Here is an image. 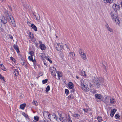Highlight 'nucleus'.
I'll return each instance as SVG.
<instances>
[{
    "mask_svg": "<svg viewBox=\"0 0 122 122\" xmlns=\"http://www.w3.org/2000/svg\"><path fill=\"white\" fill-rule=\"evenodd\" d=\"M81 87L82 89L85 92H86L89 91V89L88 87L87 83L85 81L83 80L80 81Z\"/></svg>",
    "mask_w": 122,
    "mask_h": 122,
    "instance_id": "f257e3e1",
    "label": "nucleus"
},
{
    "mask_svg": "<svg viewBox=\"0 0 122 122\" xmlns=\"http://www.w3.org/2000/svg\"><path fill=\"white\" fill-rule=\"evenodd\" d=\"M100 78H96L93 81L92 85L93 87L97 88L101 85V81Z\"/></svg>",
    "mask_w": 122,
    "mask_h": 122,
    "instance_id": "f03ea898",
    "label": "nucleus"
},
{
    "mask_svg": "<svg viewBox=\"0 0 122 122\" xmlns=\"http://www.w3.org/2000/svg\"><path fill=\"white\" fill-rule=\"evenodd\" d=\"M59 117L60 120L63 122H65L67 121L66 114L64 112L59 114Z\"/></svg>",
    "mask_w": 122,
    "mask_h": 122,
    "instance_id": "7ed1b4c3",
    "label": "nucleus"
},
{
    "mask_svg": "<svg viewBox=\"0 0 122 122\" xmlns=\"http://www.w3.org/2000/svg\"><path fill=\"white\" fill-rule=\"evenodd\" d=\"M44 117L46 119H49L50 121L51 120V115L48 112L44 111L43 113Z\"/></svg>",
    "mask_w": 122,
    "mask_h": 122,
    "instance_id": "20e7f679",
    "label": "nucleus"
},
{
    "mask_svg": "<svg viewBox=\"0 0 122 122\" xmlns=\"http://www.w3.org/2000/svg\"><path fill=\"white\" fill-rule=\"evenodd\" d=\"M111 15L112 19H114L117 17V11L116 10H114L112 12Z\"/></svg>",
    "mask_w": 122,
    "mask_h": 122,
    "instance_id": "39448f33",
    "label": "nucleus"
},
{
    "mask_svg": "<svg viewBox=\"0 0 122 122\" xmlns=\"http://www.w3.org/2000/svg\"><path fill=\"white\" fill-rule=\"evenodd\" d=\"M50 71L51 72V75L53 76H56L55 73L56 71V68L54 67H52L51 68Z\"/></svg>",
    "mask_w": 122,
    "mask_h": 122,
    "instance_id": "423d86ee",
    "label": "nucleus"
},
{
    "mask_svg": "<svg viewBox=\"0 0 122 122\" xmlns=\"http://www.w3.org/2000/svg\"><path fill=\"white\" fill-rule=\"evenodd\" d=\"M112 8L114 9V10H118L119 9V6L118 4H114L112 6Z\"/></svg>",
    "mask_w": 122,
    "mask_h": 122,
    "instance_id": "0eeeda50",
    "label": "nucleus"
},
{
    "mask_svg": "<svg viewBox=\"0 0 122 122\" xmlns=\"http://www.w3.org/2000/svg\"><path fill=\"white\" fill-rule=\"evenodd\" d=\"M39 43L40 44V47L41 50H45L46 48L45 46L42 44L41 41H39Z\"/></svg>",
    "mask_w": 122,
    "mask_h": 122,
    "instance_id": "6e6552de",
    "label": "nucleus"
},
{
    "mask_svg": "<svg viewBox=\"0 0 122 122\" xmlns=\"http://www.w3.org/2000/svg\"><path fill=\"white\" fill-rule=\"evenodd\" d=\"M13 74L15 75L14 77L15 79L17 78L18 75L19 74V72L18 70L15 69L14 71Z\"/></svg>",
    "mask_w": 122,
    "mask_h": 122,
    "instance_id": "1a4fd4ad",
    "label": "nucleus"
},
{
    "mask_svg": "<svg viewBox=\"0 0 122 122\" xmlns=\"http://www.w3.org/2000/svg\"><path fill=\"white\" fill-rule=\"evenodd\" d=\"M33 56H30L28 57V59L30 61H32L33 62L34 65H35V63L36 62V61L35 59H33Z\"/></svg>",
    "mask_w": 122,
    "mask_h": 122,
    "instance_id": "9d476101",
    "label": "nucleus"
},
{
    "mask_svg": "<svg viewBox=\"0 0 122 122\" xmlns=\"http://www.w3.org/2000/svg\"><path fill=\"white\" fill-rule=\"evenodd\" d=\"M116 111L117 110L116 109H113L112 110L110 114V116L112 117H113Z\"/></svg>",
    "mask_w": 122,
    "mask_h": 122,
    "instance_id": "9b49d317",
    "label": "nucleus"
},
{
    "mask_svg": "<svg viewBox=\"0 0 122 122\" xmlns=\"http://www.w3.org/2000/svg\"><path fill=\"white\" fill-rule=\"evenodd\" d=\"M6 18L4 17L2 18V19L0 20L1 23L3 24H6L7 22V20Z\"/></svg>",
    "mask_w": 122,
    "mask_h": 122,
    "instance_id": "f8f14e48",
    "label": "nucleus"
},
{
    "mask_svg": "<svg viewBox=\"0 0 122 122\" xmlns=\"http://www.w3.org/2000/svg\"><path fill=\"white\" fill-rule=\"evenodd\" d=\"M52 117L51 119L52 118L53 120H55L57 121L58 117L56 116L55 114L54 113H53L52 115Z\"/></svg>",
    "mask_w": 122,
    "mask_h": 122,
    "instance_id": "ddd939ff",
    "label": "nucleus"
},
{
    "mask_svg": "<svg viewBox=\"0 0 122 122\" xmlns=\"http://www.w3.org/2000/svg\"><path fill=\"white\" fill-rule=\"evenodd\" d=\"M14 47L15 50L17 51V52L18 53L20 52L19 50V49L17 45H16L14 44Z\"/></svg>",
    "mask_w": 122,
    "mask_h": 122,
    "instance_id": "4468645a",
    "label": "nucleus"
},
{
    "mask_svg": "<svg viewBox=\"0 0 122 122\" xmlns=\"http://www.w3.org/2000/svg\"><path fill=\"white\" fill-rule=\"evenodd\" d=\"M68 86L69 89H72L73 88V84L72 82H70L69 83Z\"/></svg>",
    "mask_w": 122,
    "mask_h": 122,
    "instance_id": "2eb2a0df",
    "label": "nucleus"
},
{
    "mask_svg": "<svg viewBox=\"0 0 122 122\" xmlns=\"http://www.w3.org/2000/svg\"><path fill=\"white\" fill-rule=\"evenodd\" d=\"M106 26L107 28V30L108 31H109L110 32H112L113 31V30L112 28L110 27L107 24V25H106Z\"/></svg>",
    "mask_w": 122,
    "mask_h": 122,
    "instance_id": "dca6fc26",
    "label": "nucleus"
},
{
    "mask_svg": "<svg viewBox=\"0 0 122 122\" xmlns=\"http://www.w3.org/2000/svg\"><path fill=\"white\" fill-rule=\"evenodd\" d=\"M30 26L34 29V30L35 31H36L37 30V29L36 26L33 24H31Z\"/></svg>",
    "mask_w": 122,
    "mask_h": 122,
    "instance_id": "f3484780",
    "label": "nucleus"
},
{
    "mask_svg": "<svg viewBox=\"0 0 122 122\" xmlns=\"http://www.w3.org/2000/svg\"><path fill=\"white\" fill-rule=\"evenodd\" d=\"M95 97L98 99H100L102 98V95L99 94H97L95 95Z\"/></svg>",
    "mask_w": 122,
    "mask_h": 122,
    "instance_id": "a211bd4d",
    "label": "nucleus"
},
{
    "mask_svg": "<svg viewBox=\"0 0 122 122\" xmlns=\"http://www.w3.org/2000/svg\"><path fill=\"white\" fill-rule=\"evenodd\" d=\"M72 116L75 117H77L78 118H79L80 117V115L77 113H75L72 114Z\"/></svg>",
    "mask_w": 122,
    "mask_h": 122,
    "instance_id": "6ab92c4d",
    "label": "nucleus"
},
{
    "mask_svg": "<svg viewBox=\"0 0 122 122\" xmlns=\"http://www.w3.org/2000/svg\"><path fill=\"white\" fill-rule=\"evenodd\" d=\"M58 78L57 79H60V77H61L62 76V74L60 72L58 71L57 72Z\"/></svg>",
    "mask_w": 122,
    "mask_h": 122,
    "instance_id": "aec40b11",
    "label": "nucleus"
},
{
    "mask_svg": "<svg viewBox=\"0 0 122 122\" xmlns=\"http://www.w3.org/2000/svg\"><path fill=\"white\" fill-rule=\"evenodd\" d=\"M26 106V104L25 103L22 104L20 105V108L22 109H24Z\"/></svg>",
    "mask_w": 122,
    "mask_h": 122,
    "instance_id": "412c9836",
    "label": "nucleus"
},
{
    "mask_svg": "<svg viewBox=\"0 0 122 122\" xmlns=\"http://www.w3.org/2000/svg\"><path fill=\"white\" fill-rule=\"evenodd\" d=\"M10 20H9L10 22L12 24H14L15 23L14 19L13 18H11L10 17H9Z\"/></svg>",
    "mask_w": 122,
    "mask_h": 122,
    "instance_id": "4be33fe9",
    "label": "nucleus"
},
{
    "mask_svg": "<svg viewBox=\"0 0 122 122\" xmlns=\"http://www.w3.org/2000/svg\"><path fill=\"white\" fill-rule=\"evenodd\" d=\"M104 3H111L113 2V0H103Z\"/></svg>",
    "mask_w": 122,
    "mask_h": 122,
    "instance_id": "5701e85b",
    "label": "nucleus"
},
{
    "mask_svg": "<svg viewBox=\"0 0 122 122\" xmlns=\"http://www.w3.org/2000/svg\"><path fill=\"white\" fill-rule=\"evenodd\" d=\"M107 97L109 98L110 99V102L111 103L113 104L114 103V102H115V101L114 99H113V98L111 99V98L110 97H109L108 96L106 98H107Z\"/></svg>",
    "mask_w": 122,
    "mask_h": 122,
    "instance_id": "b1692460",
    "label": "nucleus"
},
{
    "mask_svg": "<svg viewBox=\"0 0 122 122\" xmlns=\"http://www.w3.org/2000/svg\"><path fill=\"white\" fill-rule=\"evenodd\" d=\"M116 22V23L118 24H119L120 23V20L118 19V18L117 17V18H116L113 19Z\"/></svg>",
    "mask_w": 122,
    "mask_h": 122,
    "instance_id": "393cba45",
    "label": "nucleus"
},
{
    "mask_svg": "<svg viewBox=\"0 0 122 122\" xmlns=\"http://www.w3.org/2000/svg\"><path fill=\"white\" fill-rule=\"evenodd\" d=\"M34 119L36 121H32V122H37V121H38L39 119V117L37 116H35L34 117Z\"/></svg>",
    "mask_w": 122,
    "mask_h": 122,
    "instance_id": "a878e982",
    "label": "nucleus"
},
{
    "mask_svg": "<svg viewBox=\"0 0 122 122\" xmlns=\"http://www.w3.org/2000/svg\"><path fill=\"white\" fill-rule=\"evenodd\" d=\"M81 56L84 60H86V56L84 53L83 54H82V55H81Z\"/></svg>",
    "mask_w": 122,
    "mask_h": 122,
    "instance_id": "bb28decb",
    "label": "nucleus"
},
{
    "mask_svg": "<svg viewBox=\"0 0 122 122\" xmlns=\"http://www.w3.org/2000/svg\"><path fill=\"white\" fill-rule=\"evenodd\" d=\"M60 44L58 43L57 45L56 46V48L57 50L58 51H59L60 50Z\"/></svg>",
    "mask_w": 122,
    "mask_h": 122,
    "instance_id": "cd10ccee",
    "label": "nucleus"
},
{
    "mask_svg": "<svg viewBox=\"0 0 122 122\" xmlns=\"http://www.w3.org/2000/svg\"><path fill=\"white\" fill-rule=\"evenodd\" d=\"M40 56L41 57V59H43V58L45 57V56H45V54L44 53H42L40 54Z\"/></svg>",
    "mask_w": 122,
    "mask_h": 122,
    "instance_id": "c85d7f7f",
    "label": "nucleus"
},
{
    "mask_svg": "<svg viewBox=\"0 0 122 122\" xmlns=\"http://www.w3.org/2000/svg\"><path fill=\"white\" fill-rule=\"evenodd\" d=\"M45 58L48 61H49L50 63H52V61L50 60V58L49 56H45Z\"/></svg>",
    "mask_w": 122,
    "mask_h": 122,
    "instance_id": "c756f323",
    "label": "nucleus"
},
{
    "mask_svg": "<svg viewBox=\"0 0 122 122\" xmlns=\"http://www.w3.org/2000/svg\"><path fill=\"white\" fill-rule=\"evenodd\" d=\"M29 35L30 38H33V34L32 33L30 32L29 33Z\"/></svg>",
    "mask_w": 122,
    "mask_h": 122,
    "instance_id": "7c9ffc66",
    "label": "nucleus"
},
{
    "mask_svg": "<svg viewBox=\"0 0 122 122\" xmlns=\"http://www.w3.org/2000/svg\"><path fill=\"white\" fill-rule=\"evenodd\" d=\"M79 52L80 56H81V55H82V54H83V53H84L83 51L80 49H79Z\"/></svg>",
    "mask_w": 122,
    "mask_h": 122,
    "instance_id": "2f4dec72",
    "label": "nucleus"
},
{
    "mask_svg": "<svg viewBox=\"0 0 122 122\" xmlns=\"http://www.w3.org/2000/svg\"><path fill=\"white\" fill-rule=\"evenodd\" d=\"M0 67L1 69H2L3 70H5L6 69L5 68L4 66V65L2 64H0Z\"/></svg>",
    "mask_w": 122,
    "mask_h": 122,
    "instance_id": "473e14b6",
    "label": "nucleus"
},
{
    "mask_svg": "<svg viewBox=\"0 0 122 122\" xmlns=\"http://www.w3.org/2000/svg\"><path fill=\"white\" fill-rule=\"evenodd\" d=\"M34 15L36 18V19L38 20L40 19V16L38 14L37 15H34Z\"/></svg>",
    "mask_w": 122,
    "mask_h": 122,
    "instance_id": "72a5a7b5",
    "label": "nucleus"
},
{
    "mask_svg": "<svg viewBox=\"0 0 122 122\" xmlns=\"http://www.w3.org/2000/svg\"><path fill=\"white\" fill-rule=\"evenodd\" d=\"M22 64L24 67L26 68L27 67V63L25 62H24L23 63H22Z\"/></svg>",
    "mask_w": 122,
    "mask_h": 122,
    "instance_id": "f704fd0d",
    "label": "nucleus"
},
{
    "mask_svg": "<svg viewBox=\"0 0 122 122\" xmlns=\"http://www.w3.org/2000/svg\"><path fill=\"white\" fill-rule=\"evenodd\" d=\"M50 90V87L49 86H48L46 88V91L47 92Z\"/></svg>",
    "mask_w": 122,
    "mask_h": 122,
    "instance_id": "c9c22d12",
    "label": "nucleus"
},
{
    "mask_svg": "<svg viewBox=\"0 0 122 122\" xmlns=\"http://www.w3.org/2000/svg\"><path fill=\"white\" fill-rule=\"evenodd\" d=\"M33 104L36 106H37L38 105V103L36 101L34 100L33 101Z\"/></svg>",
    "mask_w": 122,
    "mask_h": 122,
    "instance_id": "e433bc0d",
    "label": "nucleus"
},
{
    "mask_svg": "<svg viewBox=\"0 0 122 122\" xmlns=\"http://www.w3.org/2000/svg\"><path fill=\"white\" fill-rule=\"evenodd\" d=\"M48 79H46L45 80H43L42 82V83L44 84L46 83L47 82Z\"/></svg>",
    "mask_w": 122,
    "mask_h": 122,
    "instance_id": "4c0bfd02",
    "label": "nucleus"
},
{
    "mask_svg": "<svg viewBox=\"0 0 122 122\" xmlns=\"http://www.w3.org/2000/svg\"><path fill=\"white\" fill-rule=\"evenodd\" d=\"M73 95L72 94L70 95L69 96H68V99L70 100L71 99H72L73 98Z\"/></svg>",
    "mask_w": 122,
    "mask_h": 122,
    "instance_id": "58836bf2",
    "label": "nucleus"
},
{
    "mask_svg": "<svg viewBox=\"0 0 122 122\" xmlns=\"http://www.w3.org/2000/svg\"><path fill=\"white\" fill-rule=\"evenodd\" d=\"M81 74L82 76H86V75L85 74V71H81Z\"/></svg>",
    "mask_w": 122,
    "mask_h": 122,
    "instance_id": "ea45409f",
    "label": "nucleus"
},
{
    "mask_svg": "<svg viewBox=\"0 0 122 122\" xmlns=\"http://www.w3.org/2000/svg\"><path fill=\"white\" fill-rule=\"evenodd\" d=\"M97 90H96L94 89L91 91L93 93H95L97 92Z\"/></svg>",
    "mask_w": 122,
    "mask_h": 122,
    "instance_id": "a19ab883",
    "label": "nucleus"
},
{
    "mask_svg": "<svg viewBox=\"0 0 122 122\" xmlns=\"http://www.w3.org/2000/svg\"><path fill=\"white\" fill-rule=\"evenodd\" d=\"M115 118L116 119H117L118 118L119 119H120V116L118 114H116L115 115Z\"/></svg>",
    "mask_w": 122,
    "mask_h": 122,
    "instance_id": "79ce46f5",
    "label": "nucleus"
},
{
    "mask_svg": "<svg viewBox=\"0 0 122 122\" xmlns=\"http://www.w3.org/2000/svg\"><path fill=\"white\" fill-rule=\"evenodd\" d=\"M97 120L99 122H101L102 121V119L101 117L98 116L97 117Z\"/></svg>",
    "mask_w": 122,
    "mask_h": 122,
    "instance_id": "37998d69",
    "label": "nucleus"
},
{
    "mask_svg": "<svg viewBox=\"0 0 122 122\" xmlns=\"http://www.w3.org/2000/svg\"><path fill=\"white\" fill-rule=\"evenodd\" d=\"M22 114L23 116H24L26 118L27 117H28V115L25 114L24 112H23L22 113Z\"/></svg>",
    "mask_w": 122,
    "mask_h": 122,
    "instance_id": "c03bdc74",
    "label": "nucleus"
},
{
    "mask_svg": "<svg viewBox=\"0 0 122 122\" xmlns=\"http://www.w3.org/2000/svg\"><path fill=\"white\" fill-rule=\"evenodd\" d=\"M65 92L66 95H67L69 91L67 89H66L65 90Z\"/></svg>",
    "mask_w": 122,
    "mask_h": 122,
    "instance_id": "a18cd8bd",
    "label": "nucleus"
},
{
    "mask_svg": "<svg viewBox=\"0 0 122 122\" xmlns=\"http://www.w3.org/2000/svg\"><path fill=\"white\" fill-rule=\"evenodd\" d=\"M29 54L31 55V56H33L34 55V53L33 51H30L29 53Z\"/></svg>",
    "mask_w": 122,
    "mask_h": 122,
    "instance_id": "49530a36",
    "label": "nucleus"
},
{
    "mask_svg": "<svg viewBox=\"0 0 122 122\" xmlns=\"http://www.w3.org/2000/svg\"><path fill=\"white\" fill-rule=\"evenodd\" d=\"M68 122H72L71 118H70V117H69L67 119Z\"/></svg>",
    "mask_w": 122,
    "mask_h": 122,
    "instance_id": "de8ad7c7",
    "label": "nucleus"
},
{
    "mask_svg": "<svg viewBox=\"0 0 122 122\" xmlns=\"http://www.w3.org/2000/svg\"><path fill=\"white\" fill-rule=\"evenodd\" d=\"M4 13L7 17L9 16V14H8V11H5L4 12Z\"/></svg>",
    "mask_w": 122,
    "mask_h": 122,
    "instance_id": "09e8293b",
    "label": "nucleus"
},
{
    "mask_svg": "<svg viewBox=\"0 0 122 122\" xmlns=\"http://www.w3.org/2000/svg\"><path fill=\"white\" fill-rule=\"evenodd\" d=\"M83 110L84 112L87 113L88 112V109H86L85 108L83 109Z\"/></svg>",
    "mask_w": 122,
    "mask_h": 122,
    "instance_id": "8fccbe9b",
    "label": "nucleus"
},
{
    "mask_svg": "<svg viewBox=\"0 0 122 122\" xmlns=\"http://www.w3.org/2000/svg\"><path fill=\"white\" fill-rule=\"evenodd\" d=\"M10 59L11 60H12V61H14L15 62V60L12 57H10Z\"/></svg>",
    "mask_w": 122,
    "mask_h": 122,
    "instance_id": "3c124183",
    "label": "nucleus"
},
{
    "mask_svg": "<svg viewBox=\"0 0 122 122\" xmlns=\"http://www.w3.org/2000/svg\"><path fill=\"white\" fill-rule=\"evenodd\" d=\"M0 79L1 80H4V77L3 76H2L0 74Z\"/></svg>",
    "mask_w": 122,
    "mask_h": 122,
    "instance_id": "603ef678",
    "label": "nucleus"
},
{
    "mask_svg": "<svg viewBox=\"0 0 122 122\" xmlns=\"http://www.w3.org/2000/svg\"><path fill=\"white\" fill-rule=\"evenodd\" d=\"M69 54H70L71 55H72V56H75V54L73 53V52H70L69 53Z\"/></svg>",
    "mask_w": 122,
    "mask_h": 122,
    "instance_id": "864d4df0",
    "label": "nucleus"
},
{
    "mask_svg": "<svg viewBox=\"0 0 122 122\" xmlns=\"http://www.w3.org/2000/svg\"><path fill=\"white\" fill-rule=\"evenodd\" d=\"M63 45L62 44H61V45H60V49H62L63 48Z\"/></svg>",
    "mask_w": 122,
    "mask_h": 122,
    "instance_id": "5fc2aeb1",
    "label": "nucleus"
},
{
    "mask_svg": "<svg viewBox=\"0 0 122 122\" xmlns=\"http://www.w3.org/2000/svg\"><path fill=\"white\" fill-rule=\"evenodd\" d=\"M9 37L11 39H13V37L12 36L10 35H9Z\"/></svg>",
    "mask_w": 122,
    "mask_h": 122,
    "instance_id": "6e6d98bb",
    "label": "nucleus"
},
{
    "mask_svg": "<svg viewBox=\"0 0 122 122\" xmlns=\"http://www.w3.org/2000/svg\"><path fill=\"white\" fill-rule=\"evenodd\" d=\"M8 6L9 8L10 9V10L11 11H12V10L11 8V6L9 5H8Z\"/></svg>",
    "mask_w": 122,
    "mask_h": 122,
    "instance_id": "4d7b16f0",
    "label": "nucleus"
},
{
    "mask_svg": "<svg viewBox=\"0 0 122 122\" xmlns=\"http://www.w3.org/2000/svg\"><path fill=\"white\" fill-rule=\"evenodd\" d=\"M72 89V90L71 91V92H74L75 90L74 89H73V88L72 89Z\"/></svg>",
    "mask_w": 122,
    "mask_h": 122,
    "instance_id": "13d9d810",
    "label": "nucleus"
},
{
    "mask_svg": "<svg viewBox=\"0 0 122 122\" xmlns=\"http://www.w3.org/2000/svg\"><path fill=\"white\" fill-rule=\"evenodd\" d=\"M27 24L28 25H29V26H30V24H31V23L30 22H27Z\"/></svg>",
    "mask_w": 122,
    "mask_h": 122,
    "instance_id": "bf43d9fd",
    "label": "nucleus"
},
{
    "mask_svg": "<svg viewBox=\"0 0 122 122\" xmlns=\"http://www.w3.org/2000/svg\"><path fill=\"white\" fill-rule=\"evenodd\" d=\"M39 122H45L44 121L40 120L39 121Z\"/></svg>",
    "mask_w": 122,
    "mask_h": 122,
    "instance_id": "052dcab7",
    "label": "nucleus"
},
{
    "mask_svg": "<svg viewBox=\"0 0 122 122\" xmlns=\"http://www.w3.org/2000/svg\"><path fill=\"white\" fill-rule=\"evenodd\" d=\"M76 78L78 79L79 78V77L77 76H76Z\"/></svg>",
    "mask_w": 122,
    "mask_h": 122,
    "instance_id": "680f3d73",
    "label": "nucleus"
},
{
    "mask_svg": "<svg viewBox=\"0 0 122 122\" xmlns=\"http://www.w3.org/2000/svg\"><path fill=\"white\" fill-rule=\"evenodd\" d=\"M5 0H1L3 2H4Z\"/></svg>",
    "mask_w": 122,
    "mask_h": 122,
    "instance_id": "e2e57ef3",
    "label": "nucleus"
},
{
    "mask_svg": "<svg viewBox=\"0 0 122 122\" xmlns=\"http://www.w3.org/2000/svg\"><path fill=\"white\" fill-rule=\"evenodd\" d=\"M121 6L122 7V2L121 3Z\"/></svg>",
    "mask_w": 122,
    "mask_h": 122,
    "instance_id": "0e129e2a",
    "label": "nucleus"
},
{
    "mask_svg": "<svg viewBox=\"0 0 122 122\" xmlns=\"http://www.w3.org/2000/svg\"><path fill=\"white\" fill-rule=\"evenodd\" d=\"M30 85H31V86H32V85H33V84H32V83H31V84H30Z\"/></svg>",
    "mask_w": 122,
    "mask_h": 122,
    "instance_id": "69168bd1",
    "label": "nucleus"
},
{
    "mask_svg": "<svg viewBox=\"0 0 122 122\" xmlns=\"http://www.w3.org/2000/svg\"><path fill=\"white\" fill-rule=\"evenodd\" d=\"M56 38H57V36H56Z\"/></svg>",
    "mask_w": 122,
    "mask_h": 122,
    "instance_id": "338daca9",
    "label": "nucleus"
},
{
    "mask_svg": "<svg viewBox=\"0 0 122 122\" xmlns=\"http://www.w3.org/2000/svg\"><path fill=\"white\" fill-rule=\"evenodd\" d=\"M22 97V96H20V97Z\"/></svg>",
    "mask_w": 122,
    "mask_h": 122,
    "instance_id": "774afa93",
    "label": "nucleus"
}]
</instances>
